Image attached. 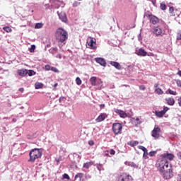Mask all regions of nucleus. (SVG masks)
I'll return each instance as SVG.
<instances>
[{
  "instance_id": "obj_1",
  "label": "nucleus",
  "mask_w": 181,
  "mask_h": 181,
  "mask_svg": "<svg viewBox=\"0 0 181 181\" xmlns=\"http://www.w3.org/2000/svg\"><path fill=\"white\" fill-rule=\"evenodd\" d=\"M55 37L57 40H59V42H61V43H64V42H66V40L69 38V34L66 30L63 29L62 28H59L56 31Z\"/></svg>"
},
{
  "instance_id": "obj_2",
  "label": "nucleus",
  "mask_w": 181,
  "mask_h": 181,
  "mask_svg": "<svg viewBox=\"0 0 181 181\" xmlns=\"http://www.w3.org/2000/svg\"><path fill=\"white\" fill-rule=\"evenodd\" d=\"M156 166L160 172L163 173L169 168V162L161 156L160 158L157 160Z\"/></svg>"
},
{
  "instance_id": "obj_3",
  "label": "nucleus",
  "mask_w": 181,
  "mask_h": 181,
  "mask_svg": "<svg viewBox=\"0 0 181 181\" xmlns=\"http://www.w3.org/2000/svg\"><path fill=\"white\" fill-rule=\"evenodd\" d=\"M43 152L40 148H34L30 151L29 156L30 159L28 162H35V159H39V158H42Z\"/></svg>"
},
{
  "instance_id": "obj_4",
  "label": "nucleus",
  "mask_w": 181,
  "mask_h": 181,
  "mask_svg": "<svg viewBox=\"0 0 181 181\" xmlns=\"http://www.w3.org/2000/svg\"><path fill=\"white\" fill-rule=\"evenodd\" d=\"M116 181H134V178L131 175L127 173H122L117 175Z\"/></svg>"
},
{
  "instance_id": "obj_5",
  "label": "nucleus",
  "mask_w": 181,
  "mask_h": 181,
  "mask_svg": "<svg viewBox=\"0 0 181 181\" xmlns=\"http://www.w3.org/2000/svg\"><path fill=\"white\" fill-rule=\"evenodd\" d=\"M86 46L88 49L95 50L97 49V41L93 37H88Z\"/></svg>"
},
{
  "instance_id": "obj_6",
  "label": "nucleus",
  "mask_w": 181,
  "mask_h": 181,
  "mask_svg": "<svg viewBox=\"0 0 181 181\" xmlns=\"http://www.w3.org/2000/svg\"><path fill=\"white\" fill-rule=\"evenodd\" d=\"M162 130H160V127L158 126H155L151 132V136H153L154 139H159V138H160Z\"/></svg>"
},
{
  "instance_id": "obj_7",
  "label": "nucleus",
  "mask_w": 181,
  "mask_h": 181,
  "mask_svg": "<svg viewBox=\"0 0 181 181\" xmlns=\"http://www.w3.org/2000/svg\"><path fill=\"white\" fill-rule=\"evenodd\" d=\"M112 131L115 135L121 134L122 131V124L120 123H114L112 124Z\"/></svg>"
},
{
  "instance_id": "obj_8",
  "label": "nucleus",
  "mask_w": 181,
  "mask_h": 181,
  "mask_svg": "<svg viewBox=\"0 0 181 181\" xmlns=\"http://www.w3.org/2000/svg\"><path fill=\"white\" fill-rule=\"evenodd\" d=\"M146 17L148 18V19H149L150 23H152L153 25H156V23H159V18H158V17L152 14H148Z\"/></svg>"
},
{
  "instance_id": "obj_9",
  "label": "nucleus",
  "mask_w": 181,
  "mask_h": 181,
  "mask_svg": "<svg viewBox=\"0 0 181 181\" xmlns=\"http://www.w3.org/2000/svg\"><path fill=\"white\" fill-rule=\"evenodd\" d=\"M115 112L117 114V115H119L120 118H127V117H128V114H127L125 111L119 109H115Z\"/></svg>"
},
{
  "instance_id": "obj_10",
  "label": "nucleus",
  "mask_w": 181,
  "mask_h": 181,
  "mask_svg": "<svg viewBox=\"0 0 181 181\" xmlns=\"http://www.w3.org/2000/svg\"><path fill=\"white\" fill-rule=\"evenodd\" d=\"M163 173L164 179H170L173 176V173L170 169L165 168V171H163Z\"/></svg>"
},
{
  "instance_id": "obj_11",
  "label": "nucleus",
  "mask_w": 181,
  "mask_h": 181,
  "mask_svg": "<svg viewBox=\"0 0 181 181\" xmlns=\"http://www.w3.org/2000/svg\"><path fill=\"white\" fill-rule=\"evenodd\" d=\"M153 33H155V35H165V30H162L160 27L157 26L154 28Z\"/></svg>"
},
{
  "instance_id": "obj_12",
  "label": "nucleus",
  "mask_w": 181,
  "mask_h": 181,
  "mask_svg": "<svg viewBox=\"0 0 181 181\" xmlns=\"http://www.w3.org/2000/svg\"><path fill=\"white\" fill-rule=\"evenodd\" d=\"M107 115L105 113H101L96 119V122H103L107 118Z\"/></svg>"
},
{
  "instance_id": "obj_13",
  "label": "nucleus",
  "mask_w": 181,
  "mask_h": 181,
  "mask_svg": "<svg viewBox=\"0 0 181 181\" xmlns=\"http://www.w3.org/2000/svg\"><path fill=\"white\" fill-rule=\"evenodd\" d=\"M161 157H163V158H164L165 160H168V159L169 160H173L175 155H173V153H166L162 155Z\"/></svg>"
},
{
  "instance_id": "obj_14",
  "label": "nucleus",
  "mask_w": 181,
  "mask_h": 181,
  "mask_svg": "<svg viewBox=\"0 0 181 181\" xmlns=\"http://www.w3.org/2000/svg\"><path fill=\"white\" fill-rule=\"evenodd\" d=\"M95 60L96 63H98L99 64H100V66H103V67H105V66H107V62L103 58H95Z\"/></svg>"
},
{
  "instance_id": "obj_15",
  "label": "nucleus",
  "mask_w": 181,
  "mask_h": 181,
  "mask_svg": "<svg viewBox=\"0 0 181 181\" xmlns=\"http://www.w3.org/2000/svg\"><path fill=\"white\" fill-rule=\"evenodd\" d=\"M109 64L111 66H113V67H115L117 70H121L122 69V66H121V64L117 62L110 61Z\"/></svg>"
},
{
  "instance_id": "obj_16",
  "label": "nucleus",
  "mask_w": 181,
  "mask_h": 181,
  "mask_svg": "<svg viewBox=\"0 0 181 181\" xmlns=\"http://www.w3.org/2000/svg\"><path fill=\"white\" fill-rule=\"evenodd\" d=\"M58 16L59 18L60 19V21H62V22H64L66 23V22H67V16H66V13H58Z\"/></svg>"
},
{
  "instance_id": "obj_17",
  "label": "nucleus",
  "mask_w": 181,
  "mask_h": 181,
  "mask_svg": "<svg viewBox=\"0 0 181 181\" xmlns=\"http://www.w3.org/2000/svg\"><path fill=\"white\" fill-rule=\"evenodd\" d=\"M17 74L18 76H21V77H25V76H27L28 74V70L27 69H18L17 70Z\"/></svg>"
},
{
  "instance_id": "obj_18",
  "label": "nucleus",
  "mask_w": 181,
  "mask_h": 181,
  "mask_svg": "<svg viewBox=\"0 0 181 181\" xmlns=\"http://www.w3.org/2000/svg\"><path fill=\"white\" fill-rule=\"evenodd\" d=\"M136 54L138 56H143L145 57L148 54V52H146V51H145V49H139L137 52H136Z\"/></svg>"
},
{
  "instance_id": "obj_19",
  "label": "nucleus",
  "mask_w": 181,
  "mask_h": 181,
  "mask_svg": "<svg viewBox=\"0 0 181 181\" xmlns=\"http://www.w3.org/2000/svg\"><path fill=\"white\" fill-rule=\"evenodd\" d=\"M168 105H175V99L173 98H168L165 99Z\"/></svg>"
},
{
  "instance_id": "obj_20",
  "label": "nucleus",
  "mask_w": 181,
  "mask_h": 181,
  "mask_svg": "<svg viewBox=\"0 0 181 181\" xmlns=\"http://www.w3.org/2000/svg\"><path fill=\"white\" fill-rule=\"evenodd\" d=\"M93 165H94V162L93 161L86 162L83 163V168H84L85 169H88L89 168H91Z\"/></svg>"
},
{
  "instance_id": "obj_21",
  "label": "nucleus",
  "mask_w": 181,
  "mask_h": 181,
  "mask_svg": "<svg viewBox=\"0 0 181 181\" xmlns=\"http://www.w3.org/2000/svg\"><path fill=\"white\" fill-rule=\"evenodd\" d=\"M90 83L91 86H97V77L93 76L90 78Z\"/></svg>"
},
{
  "instance_id": "obj_22",
  "label": "nucleus",
  "mask_w": 181,
  "mask_h": 181,
  "mask_svg": "<svg viewBox=\"0 0 181 181\" xmlns=\"http://www.w3.org/2000/svg\"><path fill=\"white\" fill-rule=\"evenodd\" d=\"M166 94H170L171 95H177V92L175 90H172L171 89H168V90L165 92Z\"/></svg>"
},
{
  "instance_id": "obj_23",
  "label": "nucleus",
  "mask_w": 181,
  "mask_h": 181,
  "mask_svg": "<svg viewBox=\"0 0 181 181\" xmlns=\"http://www.w3.org/2000/svg\"><path fill=\"white\" fill-rule=\"evenodd\" d=\"M164 115L165 112H163V110L160 112L156 111V117H158V118H162V117H163Z\"/></svg>"
},
{
  "instance_id": "obj_24",
  "label": "nucleus",
  "mask_w": 181,
  "mask_h": 181,
  "mask_svg": "<svg viewBox=\"0 0 181 181\" xmlns=\"http://www.w3.org/2000/svg\"><path fill=\"white\" fill-rule=\"evenodd\" d=\"M167 8H168V6L165 4V2L160 3V9H161V11H166Z\"/></svg>"
},
{
  "instance_id": "obj_25",
  "label": "nucleus",
  "mask_w": 181,
  "mask_h": 181,
  "mask_svg": "<svg viewBox=\"0 0 181 181\" xmlns=\"http://www.w3.org/2000/svg\"><path fill=\"white\" fill-rule=\"evenodd\" d=\"M3 30L4 32H6V33H11V32H12V28L9 26L4 27Z\"/></svg>"
},
{
  "instance_id": "obj_26",
  "label": "nucleus",
  "mask_w": 181,
  "mask_h": 181,
  "mask_svg": "<svg viewBox=\"0 0 181 181\" xmlns=\"http://www.w3.org/2000/svg\"><path fill=\"white\" fill-rule=\"evenodd\" d=\"M139 144V141H132L128 144V145H129L130 146H136V145H138Z\"/></svg>"
},
{
  "instance_id": "obj_27",
  "label": "nucleus",
  "mask_w": 181,
  "mask_h": 181,
  "mask_svg": "<svg viewBox=\"0 0 181 181\" xmlns=\"http://www.w3.org/2000/svg\"><path fill=\"white\" fill-rule=\"evenodd\" d=\"M83 176H84V174L78 173L75 175V179H80V180H81V179H83Z\"/></svg>"
},
{
  "instance_id": "obj_28",
  "label": "nucleus",
  "mask_w": 181,
  "mask_h": 181,
  "mask_svg": "<svg viewBox=\"0 0 181 181\" xmlns=\"http://www.w3.org/2000/svg\"><path fill=\"white\" fill-rule=\"evenodd\" d=\"M39 88H43V83L37 82L35 83V89L39 90Z\"/></svg>"
},
{
  "instance_id": "obj_29",
  "label": "nucleus",
  "mask_w": 181,
  "mask_h": 181,
  "mask_svg": "<svg viewBox=\"0 0 181 181\" xmlns=\"http://www.w3.org/2000/svg\"><path fill=\"white\" fill-rule=\"evenodd\" d=\"M169 12L171 14V16H175V8H173V6L170 7Z\"/></svg>"
},
{
  "instance_id": "obj_30",
  "label": "nucleus",
  "mask_w": 181,
  "mask_h": 181,
  "mask_svg": "<svg viewBox=\"0 0 181 181\" xmlns=\"http://www.w3.org/2000/svg\"><path fill=\"white\" fill-rule=\"evenodd\" d=\"M42 28H43V24L40 23H37L35 25V29H42Z\"/></svg>"
},
{
  "instance_id": "obj_31",
  "label": "nucleus",
  "mask_w": 181,
  "mask_h": 181,
  "mask_svg": "<svg viewBox=\"0 0 181 181\" xmlns=\"http://www.w3.org/2000/svg\"><path fill=\"white\" fill-rule=\"evenodd\" d=\"M156 93L158 95H162L163 94V90H162L160 88H157L155 90Z\"/></svg>"
},
{
  "instance_id": "obj_32",
  "label": "nucleus",
  "mask_w": 181,
  "mask_h": 181,
  "mask_svg": "<svg viewBox=\"0 0 181 181\" xmlns=\"http://www.w3.org/2000/svg\"><path fill=\"white\" fill-rule=\"evenodd\" d=\"M35 49H36V46L35 45H31V47L28 49L30 53H33L35 52Z\"/></svg>"
},
{
  "instance_id": "obj_33",
  "label": "nucleus",
  "mask_w": 181,
  "mask_h": 181,
  "mask_svg": "<svg viewBox=\"0 0 181 181\" xmlns=\"http://www.w3.org/2000/svg\"><path fill=\"white\" fill-rule=\"evenodd\" d=\"M76 83L77 86H81L82 81H81V79L80 78V77H77L76 78Z\"/></svg>"
},
{
  "instance_id": "obj_34",
  "label": "nucleus",
  "mask_w": 181,
  "mask_h": 181,
  "mask_svg": "<svg viewBox=\"0 0 181 181\" xmlns=\"http://www.w3.org/2000/svg\"><path fill=\"white\" fill-rule=\"evenodd\" d=\"M62 179H66V180H70V176H69L66 173H64L62 175Z\"/></svg>"
},
{
  "instance_id": "obj_35",
  "label": "nucleus",
  "mask_w": 181,
  "mask_h": 181,
  "mask_svg": "<svg viewBox=\"0 0 181 181\" xmlns=\"http://www.w3.org/2000/svg\"><path fill=\"white\" fill-rule=\"evenodd\" d=\"M138 148L141 149V151H143V152H145L146 151V148H145L144 146H138Z\"/></svg>"
},
{
  "instance_id": "obj_36",
  "label": "nucleus",
  "mask_w": 181,
  "mask_h": 181,
  "mask_svg": "<svg viewBox=\"0 0 181 181\" xmlns=\"http://www.w3.org/2000/svg\"><path fill=\"white\" fill-rule=\"evenodd\" d=\"M33 74H35V71L33 70H29L28 71L27 74H28V76H30H30H33Z\"/></svg>"
},
{
  "instance_id": "obj_37",
  "label": "nucleus",
  "mask_w": 181,
  "mask_h": 181,
  "mask_svg": "<svg viewBox=\"0 0 181 181\" xmlns=\"http://www.w3.org/2000/svg\"><path fill=\"white\" fill-rule=\"evenodd\" d=\"M175 81H176L177 87L181 88V80L180 79H177V80H175Z\"/></svg>"
},
{
  "instance_id": "obj_38",
  "label": "nucleus",
  "mask_w": 181,
  "mask_h": 181,
  "mask_svg": "<svg viewBox=\"0 0 181 181\" xmlns=\"http://www.w3.org/2000/svg\"><path fill=\"white\" fill-rule=\"evenodd\" d=\"M177 40H181V32L177 33Z\"/></svg>"
},
{
  "instance_id": "obj_39",
  "label": "nucleus",
  "mask_w": 181,
  "mask_h": 181,
  "mask_svg": "<svg viewBox=\"0 0 181 181\" xmlns=\"http://www.w3.org/2000/svg\"><path fill=\"white\" fill-rule=\"evenodd\" d=\"M148 149H147L144 151L143 156H144V158H148Z\"/></svg>"
},
{
  "instance_id": "obj_40",
  "label": "nucleus",
  "mask_w": 181,
  "mask_h": 181,
  "mask_svg": "<svg viewBox=\"0 0 181 181\" xmlns=\"http://www.w3.org/2000/svg\"><path fill=\"white\" fill-rule=\"evenodd\" d=\"M51 70H52V71H54V73H59V70L57 69L56 67H52Z\"/></svg>"
},
{
  "instance_id": "obj_41",
  "label": "nucleus",
  "mask_w": 181,
  "mask_h": 181,
  "mask_svg": "<svg viewBox=\"0 0 181 181\" xmlns=\"http://www.w3.org/2000/svg\"><path fill=\"white\" fill-rule=\"evenodd\" d=\"M109 152H110V155H112V156L115 155V150H114V149H112V148H111V149L109 151Z\"/></svg>"
},
{
  "instance_id": "obj_42",
  "label": "nucleus",
  "mask_w": 181,
  "mask_h": 181,
  "mask_svg": "<svg viewBox=\"0 0 181 181\" xmlns=\"http://www.w3.org/2000/svg\"><path fill=\"white\" fill-rule=\"evenodd\" d=\"M168 111H169V107H164L163 112H164V114H166V112H168Z\"/></svg>"
},
{
  "instance_id": "obj_43",
  "label": "nucleus",
  "mask_w": 181,
  "mask_h": 181,
  "mask_svg": "<svg viewBox=\"0 0 181 181\" xmlns=\"http://www.w3.org/2000/svg\"><path fill=\"white\" fill-rule=\"evenodd\" d=\"M141 124V120L139 119V117H137L136 119V125H139Z\"/></svg>"
},
{
  "instance_id": "obj_44",
  "label": "nucleus",
  "mask_w": 181,
  "mask_h": 181,
  "mask_svg": "<svg viewBox=\"0 0 181 181\" xmlns=\"http://www.w3.org/2000/svg\"><path fill=\"white\" fill-rule=\"evenodd\" d=\"M78 5H80V3L78 1H74L73 3V6L74 7L78 6Z\"/></svg>"
},
{
  "instance_id": "obj_45",
  "label": "nucleus",
  "mask_w": 181,
  "mask_h": 181,
  "mask_svg": "<svg viewBox=\"0 0 181 181\" xmlns=\"http://www.w3.org/2000/svg\"><path fill=\"white\" fill-rule=\"evenodd\" d=\"M155 155H156V151H151L149 153L150 156H155Z\"/></svg>"
},
{
  "instance_id": "obj_46",
  "label": "nucleus",
  "mask_w": 181,
  "mask_h": 181,
  "mask_svg": "<svg viewBox=\"0 0 181 181\" xmlns=\"http://www.w3.org/2000/svg\"><path fill=\"white\" fill-rule=\"evenodd\" d=\"M145 88H146V87H145L144 85H141L139 86V89L141 90L142 91H144Z\"/></svg>"
},
{
  "instance_id": "obj_47",
  "label": "nucleus",
  "mask_w": 181,
  "mask_h": 181,
  "mask_svg": "<svg viewBox=\"0 0 181 181\" xmlns=\"http://www.w3.org/2000/svg\"><path fill=\"white\" fill-rule=\"evenodd\" d=\"M51 67H50V65H46L45 66V70H47V71H49V70H51Z\"/></svg>"
},
{
  "instance_id": "obj_48",
  "label": "nucleus",
  "mask_w": 181,
  "mask_h": 181,
  "mask_svg": "<svg viewBox=\"0 0 181 181\" xmlns=\"http://www.w3.org/2000/svg\"><path fill=\"white\" fill-rule=\"evenodd\" d=\"M88 144L90 145V146H93V145H94V141L93 140L89 141Z\"/></svg>"
},
{
  "instance_id": "obj_49",
  "label": "nucleus",
  "mask_w": 181,
  "mask_h": 181,
  "mask_svg": "<svg viewBox=\"0 0 181 181\" xmlns=\"http://www.w3.org/2000/svg\"><path fill=\"white\" fill-rule=\"evenodd\" d=\"M177 156L179 159H181V151H179L177 153Z\"/></svg>"
},
{
  "instance_id": "obj_50",
  "label": "nucleus",
  "mask_w": 181,
  "mask_h": 181,
  "mask_svg": "<svg viewBox=\"0 0 181 181\" xmlns=\"http://www.w3.org/2000/svg\"><path fill=\"white\" fill-rule=\"evenodd\" d=\"M178 104H179L180 107H181V97H180L178 99Z\"/></svg>"
},
{
  "instance_id": "obj_51",
  "label": "nucleus",
  "mask_w": 181,
  "mask_h": 181,
  "mask_svg": "<svg viewBox=\"0 0 181 181\" xmlns=\"http://www.w3.org/2000/svg\"><path fill=\"white\" fill-rule=\"evenodd\" d=\"M19 91H21V93H23V91H25V89L23 88H20Z\"/></svg>"
},
{
  "instance_id": "obj_52",
  "label": "nucleus",
  "mask_w": 181,
  "mask_h": 181,
  "mask_svg": "<svg viewBox=\"0 0 181 181\" xmlns=\"http://www.w3.org/2000/svg\"><path fill=\"white\" fill-rule=\"evenodd\" d=\"M64 100V97H60L59 98V103H62Z\"/></svg>"
},
{
  "instance_id": "obj_53",
  "label": "nucleus",
  "mask_w": 181,
  "mask_h": 181,
  "mask_svg": "<svg viewBox=\"0 0 181 181\" xmlns=\"http://www.w3.org/2000/svg\"><path fill=\"white\" fill-rule=\"evenodd\" d=\"M100 108H105V105L101 104L100 105Z\"/></svg>"
},
{
  "instance_id": "obj_54",
  "label": "nucleus",
  "mask_w": 181,
  "mask_h": 181,
  "mask_svg": "<svg viewBox=\"0 0 181 181\" xmlns=\"http://www.w3.org/2000/svg\"><path fill=\"white\" fill-rule=\"evenodd\" d=\"M86 179H91V175H86Z\"/></svg>"
},
{
  "instance_id": "obj_55",
  "label": "nucleus",
  "mask_w": 181,
  "mask_h": 181,
  "mask_svg": "<svg viewBox=\"0 0 181 181\" xmlns=\"http://www.w3.org/2000/svg\"><path fill=\"white\" fill-rule=\"evenodd\" d=\"M158 86H159V84H158V83H155V84H154V87H155V88H158Z\"/></svg>"
},
{
  "instance_id": "obj_56",
  "label": "nucleus",
  "mask_w": 181,
  "mask_h": 181,
  "mask_svg": "<svg viewBox=\"0 0 181 181\" xmlns=\"http://www.w3.org/2000/svg\"><path fill=\"white\" fill-rule=\"evenodd\" d=\"M59 0H50V2H53V3H55V2H57Z\"/></svg>"
},
{
  "instance_id": "obj_57",
  "label": "nucleus",
  "mask_w": 181,
  "mask_h": 181,
  "mask_svg": "<svg viewBox=\"0 0 181 181\" xmlns=\"http://www.w3.org/2000/svg\"><path fill=\"white\" fill-rule=\"evenodd\" d=\"M177 74H178V76H180L181 77V71H178V72L177 73Z\"/></svg>"
},
{
  "instance_id": "obj_58",
  "label": "nucleus",
  "mask_w": 181,
  "mask_h": 181,
  "mask_svg": "<svg viewBox=\"0 0 181 181\" xmlns=\"http://www.w3.org/2000/svg\"><path fill=\"white\" fill-rule=\"evenodd\" d=\"M57 86H59V83H56L54 85V88H56V87H57Z\"/></svg>"
},
{
  "instance_id": "obj_59",
  "label": "nucleus",
  "mask_w": 181,
  "mask_h": 181,
  "mask_svg": "<svg viewBox=\"0 0 181 181\" xmlns=\"http://www.w3.org/2000/svg\"><path fill=\"white\" fill-rule=\"evenodd\" d=\"M55 160H56V162H57V163H59V162H60V160L57 159V158Z\"/></svg>"
},
{
  "instance_id": "obj_60",
  "label": "nucleus",
  "mask_w": 181,
  "mask_h": 181,
  "mask_svg": "<svg viewBox=\"0 0 181 181\" xmlns=\"http://www.w3.org/2000/svg\"><path fill=\"white\" fill-rule=\"evenodd\" d=\"M105 156H110V154L105 153Z\"/></svg>"
},
{
  "instance_id": "obj_61",
  "label": "nucleus",
  "mask_w": 181,
  "mask_h": 181,
  "mask_svg": "<svg viewBox=\"0 0 181 181\" xmlns=\"http://www.w3.org/2000/svg\"><path fill=\"white\" fill-rule=\"evenodd\" d=\"M153 5H155V4H156V1H153Z\"/></svg>"
}]
</instances>
